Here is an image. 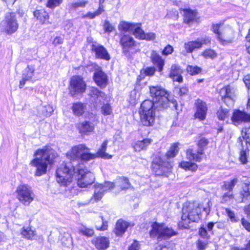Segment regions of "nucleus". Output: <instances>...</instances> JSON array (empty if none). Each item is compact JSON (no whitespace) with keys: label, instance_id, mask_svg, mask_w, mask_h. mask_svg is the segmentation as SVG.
Here are the masks:
<instances>
[{"label":"nucleus","instance_id":"24","mask_svg":"<svg viewBox=\"0 0 250 250\" xmlns=\"http://www.w3.org/2000/svg\"><path fill=\"white\" fill-rule=\"evenodd\" d=\"M76 127L82 135H87L94 129V125L92 123L83 121L76 125Z\"/></svg>","mask_w":250,"mask_h":250},{"label":"nucleus","instance_id":"18","mask_svg":"<svg viewBox=\"0 0 250 250\" xmlns=\"http://www.w3.org/2000/svg\"><path fill=\"white\" fill-rule=\"evenodd\" d=\"M94 80L97 85L101 88L105 87L108 83L107 76L101 69L95 71Z\"/></svg>","mask_w":250,"mask_h":250},{"label":"nucleus","instance_id":"64","mask_svg":"<svg viewBox=\"0 0 250 250\" xmlns=\"http://www.w3.org/2000/svg\"><path fill=\"white\" fill-rule=\"evenodd\" d=\"M140 249V245L137 241H134L133 243L129 248L128 250H139Z\"/></svg>","mask_w":250,"mask_h":250},{"label":"nucleus","instance_id":"37","mask_svg":"<svg viewBox=\"0 0 250 250\" xmlns=\"http://www.w3.org/2000/svg\"><path fill=\"white\" fill-rule=\"evenodd\" d=\"M135 23H130L124 21H121L118 25L120 31L125 32H132Z\"/></svg>","mask_w":250,"mask_h":250},{"label":"nucleus","instance_id":"46","mask_svg":"<svg viewBox=\"0 0 250 250\" xmlns=\"http://www.w3.org/2000/svg\"><path fill=\"white\" fill-rule=\"evenodd\" d=\"M241 134L246 143L250 145V126L243 129Z\"/></svg>","mask_w":250,"mask_h":250},{"label":"nucleus","instance_id":"13","mask_svg":"<svg viewBox=\"0 0 250 250\" xmlns=\"http://www.w3.org/2000/svg\"><path fill=\"white\" fill-rule=\"evenodd\" d=\"M115 187V184L110 182H105L103 184H100L95 185L94 192L90 201L85 204H88L90 202L94 203L100 201L104 194L108 190L112 189Z\"/></svg>","mask_w":250,"mask_h":250},{"label":"nucleus","instance_id":"30","mask_svg":"<svg viewBox=\"0 0 250 250\" xmlns=\"http://www.w3.org/2000/svg\"><path fill=\"white\" fill-rule=\"evenodd\" d=\"M86 106L85 104L82 103H74L71 108L73 114L76 116L83 115L86 109Z\"/></svg>","mask_w":250,"mask_h":250},{"label":"nucleus","instance_id":"34","mask_svg":"<svg viewBox=\"0 0 250 250\" xmlns=\"http://www.w3.org/2000/svg\"><path fill=\"white\" fill-rule=\"evenodd\" d=\"M21 234L24 238L29 240L34 239L36 235L35 230L30 227H23Z\"/></svg>","mask_w":250,"mask_h":250},{"label":"nucleus","instance_id":"9","mask_svg":"<svg viewBox=\"0 0 250 250\" xmlns=\"http://www.w3.org/2000/svg\"><path fill=\"white\" fill-rule=\"evenodd\" d=\"M151 227L152 229L149 233L150 236L152 238L157 237L159 240L169 238L176 234L172 228L168 227L164 224L155 222Z\"/></svg>","mask_w":250,"mask_h":250},{"label":"nucleus","instance_id":"6","mask_svg":"<svg viewBox=\"0 0 250 250\" xmlns=\"http://www.w3.org/2000/svg\"><path fill=\"white\" fill-rule=\"evenodd\" d=\"M67 157L72 162H70L72 164L79 165L77 161L81 160V161L87 162L93 160L94 155L92 153L89 152V149L85 145L80 144L75 146L71 148L66 153Z\"/></svg>","mask_w":250,"mask_h":250},{"label":"nucleus","instance_id":"23","mask_svg":"<svg viewBox=\"0 0 250 250\" xmlns=\"http://www.w3.org/2000/svg\"><path fill=\"white\" fill-rule=\"evenodd\" d=\"M120 43L124 52H128L129 49L135 45V41L133 37L127 35H125L121 37Z\"/></svg>","mask_w":250,"mask_h":250},{"label":"nucleus","instance_id":"29","mask_svg":"<svg viewBox=\"0 0 250 250\" xmlns=\"http://www.w3.org/2000/svg\"><path fill=\"white\" fill-rule=\"evenodd\" d=\"M183 11L184 21L186 23L190 24L193 21H197V12L196 11L185 9Z\"/></svg>","mask_w":250,"mask_h":250},{"label":"nucleus","instance_id":"26","mask_svg":"<svg viewBox=\"0 0 250 250\" xmlns=\"http://www.w3.org/2000/svg\"><path fill=\"white\" fill-rule=\"evenodd\" d=\"M34 16L39 20L42 24H49L48 13L43 8H39L36 9L33 13Z\"/></svg>","mask_w":250,"mask_h":250},{"label":"nucleus","instance_id":"62","mask_svg":"<svg viewBox=\"0 0 250 250\" xmlns=\"http://www.w3.org/2000/svg\"><path fill=\"white\" fill-rule=\"evenodd\" d=\"M144 36L142 40H146V41H152L156 38V35L154 33H145Z\"/></svg>","mask_w":250,"mask_h":250},{"label":"nucleus","instance_id":"56","mask_svg":"<svg viewBox=\"0 0 250 250\" xmlns=\"http://www.w3.org/2000/svg\"><path fill=\"white\" fill-rule=\"evenodd\" d=\"M104 28L105 32L107 33H110L115 29L114 26L107 21H105Z\"/></svg>","mask_w":250,"mask_h":250},{"label":"nucleus","instance_id":"19","mask_svg":"<svg viewBox=\"0 0 250 250\" xmlns=\"http://www.w3.org/2000/svg\"><path fill=\"white\" fill-rule=\"evenodd\" d=\"M197 110L195 114L196 118L200 120H204L206 116L208 108L205 103L200 99H197L196 101Z\"/></svg>","mask_w":250,"mask_h":250},{"label":"nucleus","instance_id":"49","mask_svg":"<svg viewBox=\"0 0 250 250\" xmlns=\"http://www.w3.org/2000/svg\"><path fill=\"white\" fill-rule=\"evenodd\" d=\"M100 218L102 221V225H101L98 222H96L95 225L96 228L99 230H105L108 228L107 222L104 218L103 216L101 215Z\"/></svg>","mask_w":250,"mask_h":250},{"label":"nucleus","instance_id":"15","mask_svg":"<svg viewBox=\"0 0 250 250\" xmlns=\"http://www.w3.org/2000/svg\"><path fill=\"white\" fill-rule=\"evenodd\" d=\"M231 121L234 125H236L242 122L250 121V115L245 112L235 110L232 113Z\"/></svg>","mask_w":250,"mask_h":250},{"label":"nucleus","instance_id":"4","mask_svg":"<svg viewBox=\"0 0 250 250\" xmlns=\"http://www.w3.org/2000/svg\"><path fill=\"white\" fill-rule=\"evenodd\" d=\"M210 204H211L210 201H208L207 207H202V205L195 202L186 203L182 209L183 214L181 222L182 227L187 228L190 221L198 222L199 221L201 218L200 213L202 208L206 212L207 215L209 214L210 210Z\"/></svg>","mask_w":250,"mask_h":250},{"label":"nucleus","instance_id":"42","mask_svg":"<svg viewBox=\"0 0 250 250\" xmlns=\"http://www.w3.org/2000/svg\"><path fill=\"white\" fill-rule=\"evenodd\" d=\"M180 166L187 170L195 171L197 168V165L196 164L188 162H182L180 164Z\"/></svg>","mask_w":250,"mask_h":250},{"label":"nucleus","instance_id":"50","mask_svg":"<svg viewBox=\"0 0 250 250\" xmlns=\"http://www.w3.org/2000/svg\"><path fill=\"white\" fill-rule=\"evenodd\" d=\"M80 233L87 237H91L94 234V231L93 229L83 227L79 230Z\"/></svg>","mask_w":250,"mask_h":250},{"label":"nucleus","instance_id":"35","mask_svg":"<svg viewBox=\"0 0 250 250\" xmlns=\"http://www.w3.org/2000/svg\"><path fill=\"white\" fill-rule=\"evenodd\" d=\"M184 47L188 53H191L196 49L201 48V44L197 40L190 41L184 44Z\"/></svg>","mask_w":250,"mask_h":250},{"label":"nucleus","instance_id":"51","mask_svg":"<svg viewBox=\"0 0 250 250\" xmlns=\"http://www.w3.org/2000/svg\"><path fill=\"white\" fill-rule=\"evenodd\" d=\"M101 112L105 116L110 115L112 112L111 106L108 104H104L101 108Z\"/></svg>","mask_w":250,"mask_h":250},{"label":"nucleus","instance_id":"36","mask_svg":"<svg viewBox=\"0 0 250 250\" xmlns=\"http://www.w3.org/2000/svg\"><path fill=\"white\" fill-rule=\"evenodd\" d=\"M116 184L117 186L122 190L128 189L131 186L128 179L125 177H121L117 178L116 180Z\"/></svg>","mask_w":250,"mask_h":250},{"label":"nucleus","instance_id":"2","mask_svg":"<svg viewBox=\"0 0 250 250\" xmlns=\"http://www.w3.org/2000/svg\"><path fill=\"white\" fill-rule=\"evenodd\" d=\"M56 156L55 150L49 146L36 150L34 154V158L29 164L30 166L36 168L35 175L41 176L45 174L48 166L53 163V160Z\"/></svg>","mask_w":250,"mask_h":250},{"label":"nucleus","instance_id":"21","mask_svg":"<svg viewBox=\"0 0 250 250\" xmlns=\"http://www.w3.org/2000/svg\"><path fill=\"white\" fill-rule=\"evenodd\" d=\"M92 243L98 250H105L109 246V239L104 236H98L92 240Z\"/></svg>","mask_w":250,"mask_h":250},{"label":"nucleus","instance_id":"16","mask_svg":"<svg viewBox=\"0 0 250 250\" xmlns=\"http://www.w3.org/2000/svg\"><path fill=\"white\" fill-rule=\"evenodd\" d=\"M92 50L95 54L97 58L104 59L107 61L110 60V56L106 49L102 45L94 43L92 45Z\"/></svg>","mask_w":250,"mask_h":250},{"label":"nucleus","instance_id":"63","mask_svg":"<svg viewBox=\"0 0 250 250\" xmlns=\"http://www.w3.org/2000/svg\"><path fill=\"white\" fill-rule=\"evenodd\" d=\"M88 3L86 0H82L79 2H75L72 4V6L74 8H77L79 7H84Z\"/></svg>","mask_w":250,"mask_h":250},{"label":"nucleus","instance_id":"48","mask_svg":"<svg viewBox=\"0 0 250 250\" xmlns=\"http://www.w3.org/2000/svg\"><path fill=\"white\" fill-rule=\"evenodd\" d=\"M187 71L191 75H195L200 73L201 71V68L197 66H192L188 65L187 68Z\"/></svg>","mask_w":250,"mask_h":250},{"label":"nucleus","instance_id":"41","mask_svg":"<svg viewBox=\"0 0 250 250\" xmlns=\"http://www.w3.org/2000/svg\"><path fill=\"white\" fill-rule=\"evenodd\" d=\"M40 110L41 112L39 113V115L45 117L50 116L54 111L52 106L50 105L41 106L40 107Z\"/></svg>","mask_w":250,"mask_h":250},{"label":"nucleus","instance_id":"12","mask_svg":"<svg viewBox=\"0 0 250 250\" xmlns=\"http://www.w3.org/2000/svg\"><path fill=\"white\" fill-rule=\"evenodd\" d=\"M86 88V84L82 76L72 77L69 83V93L72 96L75 97L77 95L83 93Z\"/></svg>","mask_w":250,"mask_h":250},{"label":"nucleus","instance_id":"7","mask_svg":"<svg viewBox=\"0 0 250 250\" xmlns=\"http://www.w3.org/2000/svg\"><path fill=\"white\" fill-rule=\"evenodd\" d=\"M211 30L216 34L218 41L223 45L231 43L234 39L233 29L229 26L224 25L222 22L212 24Z\"/></svg>","mask_w":250,"mask_h":250},{"label":"nucleus","instance_id":"40","mask_svg":"<svg viewBox=\"0 0 250 250\" xmlns=\"http://www.w3.org/2000/svg\"><path fill=\"white\" fill-rule=\"evenodd\" d=\"M238 181L237 178H234L230 181L224 182L222 188L223 190L232 191V189L238 183Z\"/></svg>","mask_w":250,"mask_h":250},{"label":"nucleus","instance_id":"31","mask_svg":"<svg viewBox=\"0 0 250 250\" xmlns=\"http://www.w3.org/2000/svg\"><path fill=\"white\" fill-rule=\"evenodd\" d=\"M152 140L150 139H145L142 141H137L133 146L135 151L140 152L144 150L151 143Z\"/></svg>","mask_w":250,"mask_h":250},{"label":"nucleus","instance_id":"25","mask_svg":"<svg viewBox=\"0 0 250 250\" xmlns=\"http://www.w3.org/2000/svg\"><path fill=\"white\" fill-rule=\"evenodd\" d=\"M150 59L153 63L158 67V71L162 74L165 65V60L154 50L151 52Z\"/></svg>","mask_w":250,"mask_h":250},{"label":"nucleus","instance_id":"11","mask_svg":"<svg viewBox=\"0 0 250 250\" xmlns=\"http://www.w3.org/2000/svg\"><path fill=\"white\" fill-rule=\"evenodd\" d=\"M19 27L17 20L14 13H7L0 23V30L11 35L15 33Z\"/></svg>","mask_w":250,"mask_h":250},{"label":"nucleus","instance_id":"28","mask_svg":"<svg viewBox=\"0 0 250 250\" xmlns=\"http://www.w3.org/2000/svg\"><path fill=\"white\" fill-rule=\"evenodd\" d=\"M107 141H104L102 144L101 147L95 154H92L94 155L93 159L96 158H101L104 159H110L112 158V156L106 153V150L107 146Z\"/></svg>","mask_w":250,"mask_h":250},{"label":"nucleus","instance_id":"32","mask_svg":"<svg viewBox=\"0 0 250 250\" xmlns=\"http://www.w3.org/2000/svg\"><path fill=\"white\" fill-rule=\"evenodd\" d=\"M241 198L236 199L239 202H243L250 197V183L245 184L240 192Z\"/></svg>","mask_w":250,"mask_h":250},{"label":"nucleus","instance_id":"22","mask_svg":"<svg viewBox=\"0 0 250 250\" xmlns=\"http://www.w3.org/2000/svg\"><path fill=\"white\" fill-rule=\"evenodd\" d=\"M182 73L183 70L180 67L176 64H173L170 67L169 77L172 79L174 82H178L180 83L183 82Z\"/></svg>","mask_w":250,"mask_h":250},{"label":"nucleus","instance_id":"43","mask_svg":"<svg viewBox=\"0 0 250 250\" xmlns=\"http://www.w3.org/2000/svg\"><path fill=\"white\" fill-rule=\"evenodd\" d=\"M203 56L205 59H214L217 56V53L213 49H208L204 50L202 53Z\"/></svg>","mask_w":250,"mask_h":250},{"label":"nucleus","instance_id":"57","mask_svg":"<svg viewBox=\"0 0 250 250\" xmlns=\"http://www.w3.org/2000/svg\"><path fill=\"white\" fill-rule=\"evenodd\" d=\"M226 211L231 222H237L238 221V219L235 217V214L233 211H231L229 208H226Z\"/></svg>","mask_w":250,"mask_h":250},{"label":"nucleus","instance_id":"1","mask_svg":"<svg viewBox=\"0 0 250 250\" xmlns=\"http://www.w3.org/2000/svg\"><path fill=\"white\" fill-rule=\"evenodd\" d=\"M72 164L71 163L62 164L56 171L57 181L62 186H67L75 177L79 187L86 188L95 181L94 174L83 165Z\"/></svg>","mask_w":250,"mask_h":250},{"label":"nucleus","instance_id":"54","mask_svg":"<svg viewBox=\"0 0 250 250\" xmlns=\"http://www.w3.org/2000/svg\"><path fill=\"white\" fill-rule=\"evenodd\" d=\"M103 12H102V9L101 8L100 9H98L95 12L93 13L88 12L86 14L83 15V18L88 17L90 19H94L96 16H99Z\"/></svg>","mask_w":250,"mask_h":250},{"label":"nucleus","instance_id":"58","mask_svg":"<svg viewBox=\"0 0 250 250\" xmlns=\"http://www.w3.org/2000/svg\"><path fill=\"white\" fill-rule=\"evenodd\" d=\"M197 41L200 43L201 48L203 45H208L210 44L211 39L209 37H205L201 39H198Z\"/></svg>","mask_w":250,"mask_h":250},{"label":"nucleus","instance_id":"55","mask_svg":"<svg viewBox=\"0 0 250 250\" xmlns=\"http://www.w3.org/2000/svg\"><path fill=\"white\" fill-rule=\"evenodd\" d=\"M208 245L207 240H198L197 242V247L199 250H205Z\"/></svg>","mask_w":250,"mask_h":250},{"label":"nucleus","instance_id":"60","mask_svg":"<svg viewBox=\"0 0 250 250\" xmlns=\"http://www.w3.org/2000/svg\"><path fill=\"white\" fill-rule=\"evenodd\" d=\"M241 223L246 230L250 232V223L247 220L242 218L241 220Z\"/></svg>","mask_w":250,"mask_h":250},{"label":"nucleus","instance_id":"53","mask_svg":"<svg viewBox=\"0 0 250 250\" xmlns=\"http://www.w3.org/2000/svg\"><path fill=\"white\" fill-rule=\"evenodd\" d=\"M248 151L242 150L240 153L239 160L242 164H246L248 162Z\"/></svg>","mask_w":250,"mask_h":250},{"label":"nucleus","instance_id":"39","mask_svg":"<svg viewBox=\"0 0 250 250\" xmlns=\"http://www.w3.org/2000/svg\"><path fill=\"white\" fill-rule=\"evenodd\" d=\"M133 34L136 38L142 40L143 37H145V32L141 28V24L140 23H135L133 26V30L132 32Z\"/></svg>","mask_w":250,"mask_h":250},{"label":"nucleus","instance_id":"3","mask_svg":"<svg viewBox=\"0 0 250 250\" xmlns=\"http://www.w3.org/2000/svg\"><path fill=\"white\" fill-rule=\"evenodd\" d=\"M179 143L172 144L165 156L163 157H156L152 162V168L157 175L168 176L173 166L170 159L174 157L179 151Z\"/></svg>","mask_w":250,"mask_h":250},{"label":"nucleus","instance_id":"44","mask_svg":"<svg viewBox=\"0 0 250 250\" xmlns=\"http://www.w3.org/2000/svg\"><path fill=\"white\" fill-rule=\"evenodd\" d=\"M234 199V195L232 191H227L222 196L221 202L223 203H228L231 202Z\"/></svg>","mask_w":250,"mask_h":250},{"label":"nucleus","instance_id":"33","mask_svg":"<svg viewBox=\"0 0 250 250\" xmlns=\"http://www.w3.org/2000/svg\"><path fill=\"white\" fill-rule=\"evenodd\" d=\"M203 153L198 150L197 153H194L192 149H188L187 151V157L189 160H193L200 162L202 160V155Z\"/></svg>","mask_w":250,"mask_h":250},{"label":"nucleus","instance_id":"17","mask_svg":"<svg viewBox=\"0 0 250 250\" xmlns=\"http://www.w3.org/2000/svg\"><path fill=\"white\" fill-rule=\"evenodd\" d=\"M35 70L34 65H28L25 68L23 74L22 79L20 82L19 87L22 88L25 85L26 82L32 81Z\"/></svg>","mask_w":250,"mask_h":250},{"label":"nucleus","instance_id":"45","mask_svg":"<svg viewBox=\"0 0 250 250\" xmlns=\"http://www.w3.org/2000/svg\"><path fill=\"white\" fill-rule=\"evenodd\" d=\"M208 140L204 138H201L198 141L197 145L198 146V150L200 152H202L203 153L204 150L206 148L207 146H208Z\"/></svg>","mask_w":250,"mask_h":250},{"label":"nucleus","instance_id":"61","mask_svg":"<svg viewBox=\"0 0 250 250\" xmlns=\"http://www.w3.org/2000/svg\"><path fill=\"white\" fill-rule=\"evenodd\" d=\"M156 71V69L154 67H148L145 70V73L146 75L149 76H152L154 75Z\"/></svg>","mask_w":250,"mask_h":250},{"label":"nucleus","instance_id":"20","mask_svg":"<svg viewBox=\"0 0 250 250\" xmlns=\"http://www.w3.org/2000/svg\"><path fill=\"white\" fill-rule=\"evenodd\" d=\"M89 95L91 96L90 100L96 104L104 102L106 100L104 93L95 87L90 88Z\"/></svg>","mask_w":250,"mask_h":250},{"label":"nucleus","instance_id":"47","mask_svg":"<svg viewBox=\"0 0 250 250\" xmlns=\"http://www.w3.org/2000/svg\"><path fill=\"white\" fill-rule=\"evenodd\" d=\"M62 1L63 0H47L46 6L51 9H54L60 6Z\"/></svg>","mask_w":250,"mask_h":250},{"label":"nucleus","instance_id":"59","mask_svg":"<svg viewBox=\"0 0 250 250\" xmlns=\"http://www.w3.org/2000/svg\"><path fill=\"white\" fill-rule=\"evenodd\" d=\"M173 51V48L170 45H167L162 51L163 55L167 56L171 54Z\"/></svg>","mask_w":250,"mask_h":250},{"label":"nucleus","instance_id":"8","mask_svg":"<svg viewBox=\"0 0 250 250\" xmlns=\"http://www.w3.org/2000/svg\"><path fill=\"white\" fill-rule=\"evenodd\" d=\"M149 90L152 102L155 103L156 106L166 108L169 106L170 103L175 104V102L169 99V94L164 88L158 86H150Z\"/></svg>","mask_w":250,"mask_h":250},{"label":"nucleus","instance_id":"38","mask_svg":"<svg viewBox=\"0 0 250 250\" xmlns=\"http://www.w3.org/2000/svg\"><path fill=\"white\" fill-rule=\"evenodd\" d=\"M217 115L219 120L228 122L230 114L228 109L221 107L218 110Z\"/></svg>","mask_w":250,"mask_h":250},{"label":"nucleus","instance_id":"27","mask_svg":"<svg viewBox=\"0 0 250 250\" xmlns=\"http://www.w3.org/2000/svg\"><path fill=\"white\" fill-rule=\"evenodd\" d=\"M129 226L130 224L128 222L121 219L119 220L116 224L114 232L118 236H122Z\"/></svg>","mask_w":250,"mask_h":250},{"label":"nucleus","instance_id":"14","mask_svg":"<svg viewBox=\"0 0 250 250\" xmlns=\"http://www.w3.org/2000/svg\"><path fill=\"white\" fill-rule=\"evenodd\" d=\"M220 94L228 106L233 105L236 96V90L234 88L227 85L221 89Z\"/></svg>","mask_w":250,"mask_h":250},{"label":"nucleus","instance_id":"10","mask_svg":"<svg viewBox=\"0 0 250 250\" xmlns=\"http://www.w3.org/2000/svg\"><path fill=\"white\" fill-rule=\"evenodd\" d=\"M16 197L25 206H28L34 200L35 195L31 187L27 184L19 185L16 190Z\"/></svg>","mask_w":250,"mask_h":250},{"label":"nucleus","instance_id":"52","mask_svg":"<svg viewBox=\"0 0 250 250\" xmlns=\"http://www.w3.org/2000/svg\"><path fill=\"white\" fill-rule=\"evenodd\" d=\"M140 93L136 89L131 91L130 94V102L134 104L139 98Z\"/></svg>","mask_w":250,"mask_h":250},{"label":"nucleus","instance_id":"5","mask_svg":"<svg viewBox=\"0 0 250 250\" xmlns=\"http://www.w3.org/2000/svg\"><path fill=\"white\" fill-rule=\"evenodd\" d=\"M156 106L155 103L149 100H145L141 104L139 110L140 120L145 126H151L154 124L155 119V110L160 108Z\"/></svg>","mask_w":250,"mask_h":250}]
</instances>
